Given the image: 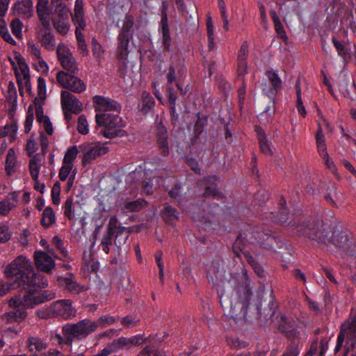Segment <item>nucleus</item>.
<instances>
[{
	"mask_svg": "<svg viewBox=\"0 0 356 356\" xmlns=\"http://www.w3.org/2000/svg\"><path fill=\"white\" fill-rule=\"evenodd\" d=\"M3 273L8 278H14L18 286L46 285V278L34 272L32 262L24 255H19L6 265Z\"/></svg>",
	"mask_w": 356,
	"mask_h": 356,
	"instance_id": "obj_1",
	"label": "nucleus"
},
{
	"mask_svg": "<svg viewBox=\"0 0 356 356\" xmlns=\"http://www.w3.org/2000/svg\"><path fill=\"white\" fill-rule=\"evenodd\" d=\"M48 286L47 280H46V285L44 286H18L26 291L23 297L20 296H15L10 298L8 301L9 307L17 309L20 307L24 309L28 308H33L35 305L44 302L45 301L50 300L54 298V295L50 293L45 295L41 292V289Z\"/></svg>",
	"mask_w": 356,
	"mask_h": 356,
	"instance_id": "obj_2",
	"label": "nucleus"
},
{
	"mask_svg": "<svg viewBox=\"0 0 356 356\" xmlns=\"http://www.w3.org/2000/svg\"><path fill=\"white\" fill-rule=\"evenodd\" d=\"M239 296V300L235 302L234 305L230 302L229 298L227 294H225L222 287L218 288V293L220 299L221 306L228 307L230 306L229 315L232 318L238 317H245L248 308L249 307L250 300L251 297V292L247 285L242 287L241 289L237 291Z\"/></svg>",
	"mask_w": 356,
	"mask_h": 356,
	"instance_id": "obj_3",
	"label": "nucleus"
},
{
	"mask_svg": "<svg viewBox=\"0 0 356 356\" xmlns=\"http://www.w3.org/2000/svg\"><path fill=\"white\" fill-rule=\"evenodd\" d=\"M134 16L126 15L118 35L116 56L118 60L124 64L127 60L130 52V42L134 36Z\"/></svg>",
	"mask_w": 356,
	"mask_h": 356,
	"instance_id": "obj_4",
	"label": "nucleus"
},
{
	"mask_svg": "<svg viewBox=\"0 0 356 356\" xmlns=\"http://www.w3.org/2000/svg\"><path fill=\"white\" fill-rule=\"evenodd\" d=\"M95 121L99 127H104L100 134L106 138L111 139L127 136L126 131L123 129L124 122L118 115L106 113H97Z\"/></svg>",
	"mask_w": 356,
	"mask_h": 356,
	"instance_id": "obj_5",
	"label": "nucleus"
},
{
	"mask_svg": "<svg viewBox=\"0 0 356 356\" xmlns=\"http://www.w3.org/2000/svg\"><path fill=\"white\" fill-rule=\"evenodd\" d=\"M344 341L346 343L343 356H348V353L353 350L356 343V312H351L350 317L341 325L334 348L335 353L340 350Z\"/></svg>",
	"mask_w": 356,
	"mask_h": 356,
	"instance_id": "obj_6",
	"label": "nucleus"
},
{
	"mask_svg": "<svg viewBox=\"0 0 356 356\" xmlns=\"http://www.w3.org/2000/svg\"><path fill=\"white\" fill-rule=\"evenodd\" d=\"M98 327V322L85 318L76 323L67 324L62 327V332L65 339L72 342L74 340L86 339L95 332Z\"/></svg>",
	"mask_w": 356,
	"mask_h": 356,
	"instance_id": "obj_7",
	"label": "nucleus"
},
{
	"mask_svg": "<svg viewBox=\"0 0 356 356\" xmlns=\"http://www.w3.org/2000/svg\"><path fill=\"white\" fill-rule=\"evenodd\" d=\"M82 154V164L86 165L91 163L98 156L108 152V147L100 142L84 143L79 146Z\"/></svg>",
	"mask_w": 356,
	"mask_h": 356,
	"instance_id": "obj_8",
	"label": "nucleus"
},
{
	"mask_svg": "<svg viewBox=\"0 0 356 356\" xmlns=\"http://www.w3.org/2000/svg\"><path fill=\"white\" fill-rule=\"evenodd\" d=\"M74 74L59 71L56 74L57 81L63 88L75 93H81L86 90V85L83 80Z\"/></svg>",
	"mask_w": 356,
	"mask_h": 356,
	"instance_id": "obj_9",
	"label": "nucleus"
},
{
	"mask_svg": "<svg viewBox=\"0 0 356 356\" xmlns=\"http://www.w3.org/2000/svg\"><path fill=\"white\" fill-rule=\"evenodd\" d=\"M53 310L54 316H60L65 319L72 318L76 315V310L70 300H60L54 302Z\"/></svg>",
	"mask_w": 356,
	"mask_h": 356,
	"instance_id": "obj_10",
	"label": "nucleus"
},
{
	"mask_svg": "<svg viewBox=\"0 0 356 356\" xmlns=\"http://www.w3.org/2000/svg\"><path fill=\"white\" fill-rule=\"evenodd\" d=\"M61 105L64 111L77 114L82 111L81 102L67 90L60 93Z\"/></svg>",
	"mask_w": 356,
	"mask_h": 356,
	"instance_id": "obj_11",
	"label": "nucleus"
},
{
	"mask_svg": "<svg viewBox=\"0 0 356 356\" xmlns=\"http://www.w3.org/2000/svg\"><path fill=\"white\" fill-rule=\"evenodd\" d=\"M95 111H119L121 109L120 104L109 98L101 95H95L92 98Z\"/></svg>",
	"mask_w": 356,
	"mask_h": 356,
	"instance_id": "obj_12",
	"label": "nucleus"
},
{
	"mask_svg": "<svg viewBox=\"0 0 356 356\" xmlns=\"http://www.w3.org/2000/svg\"><path fill=\"white\" fill-rule=\"evenodd\" d=\"M70 9H64L63 11L55 12L53 17V25L57 32L61 35H66L70 30L69 22Z\"/></svg>",
	"mask_w": 356,
	"mask_h": 356,
	"instance_id": "obj_13",
	"label": "nucleus"
},
{
	"mask_svg": "<svg viewBox=\"0 0 356 356\" xmlns=\"http://www.w3.org/2000/svg\"><path fill=\"white\" fill-rule=\"evenodd\" d=\"M266 76L271 83V87H268L266 83H262L263 92L269 97H274L282 87V81L278 74L272 70H267Z\"/></svg>",
	"mask_w": 356,
	"mask_h": 356,
	"instance_id": "obj_14",
	"label": "nucleus"
},
{
	"mask_svg": "<svg viewBox=\"0 0 356 356\" xmlns=\"http://www.w3.org/2000/svg\"><path fill=\"white\" fill-rule=\"evenodd\" d=\"M35 265L38 270L49 273L55 266L51 256L42 251H36L34 254Z\"/></svg>",
	"mask_w": 356,
	"mask_h": 356,
	"instance_id": "obj_15",
	"label": "nucleus"
},
{
	"mask_svg": "<svg viewBox=\"0 0 356 356\" xmlns=\"http://www.w3.org/2000/svg\"><path fill=\"white\" fill-rule=\"evenodd\" d=\"M37 38L42 45L48 50H54L55 47V37L49 27V22L47 26H43L37 33Z\"/></svg>",
	"mask_w": 356,
	"mask_h": 356,
	"instance_id": "obj_16",
	"label": "nucleus"
},
{
	"mask_svg": "<svg viewBox=\"0 0 356 356\" xmlns=\"http://www.w3.org/2000/svg\"><path fill=\"white\" fill-rule=\"evenodd\" d=\"M305 234L312 240L322 243L326 242L327 232L321 222L318 221L309 225L305 229Z\"/></svg>",
	"mask_w": 356,
	"mask_h": 356,
	"instance_id": "obj_17",
	"label": "nucleus"
},
{
	"mask_svg": "<svg viewBox=\"0 0 356 356\" xmlns=\"http://www.w3.org/2000/svg\"><path fill=\"white\" fill-rule=\"evenodd\" d=\"M157 145L160 153L166 156L169 154V143L168 140V131L165 126L159 122L156 130Z\"/></svg>",
	"mask_w": 356,
	"mask_h": 356,
	"instance_id": "obj_18",
	"label": "nucleus"
},
{
	"mask_svg": "<svg viewBox=\"0 0 356 356\" xmlns=\"http://www.w3.org/2000/svg\"><path fill=\"white\" fill-rule=\"evenodd\" d=\"M145 339L142 335H136L131 337H120L112 342L115 346L116 351L122 348L129 349L133 346H139L143 343Z\"/></svg>",
	"mask_w": 356,
	"mask_h": 356,
	"instance_id": "obj_19",
	"label": "nucleus"
},
{
	"mask_svg": "<svg viewBox=\"0 0 356 356\" xmlns=\"http://www.w3.org/2000/svg\"><path fill=\"white\" fill-rule=\"evenodd\" d=\"M72 19L75 25V29H85L86 22L83 11V0H76L74 8V13L72 14Z\"/></svg>",
	"mask_w": 356,
	"mask_h": 356,
	"instance_id": "obj_20",
	"label": "nucleus"
},
{
	"mask_svg": "<svg viewBox=\"0 0 356 356\" xmlns=\"http://www.w3.org/2000/svg\"><path fill=\"white\" fill-rule=\"evenodd\" d=\"M58 282L60 286L74 294H78L86 289L84 286L79 284L75 281L74 277L72 274H68L65 277H58Z\"/></svg>",
	"mask_w": 356,
	"mask_h": 356,
	"instance_id": "obj_21",
	"label": "nucleus"
},
{
	"mask_svg": "<svg viewBox=\"0 0 356 356\" xmlns=\"http://www.w3.org/2000/svg\"><path fill=\"white\" fill-rule=\"evenodd\" d=\"M225 275V270L218 262H212L207 269V278L210 282L213 284H218L222 282Z\"/></svg>",
	"mask_w": 356,
	"mask_h": 356,
	"instance_id": "obj_22",
	"label": "nucleus"
},
{
	"mask_svg": "<svg viewBox=\"0 0 356 356\" xmlns=\"http://www.w3.org/2000/svg\"><path fill=\"white\" fill-rule=\"evenodd\" d=\"M17 194L15 192L10 193L5 200L0 202V214L7 215L10 210L17 207Z\"/></svg>",
	"mask_w": 356,
	"mask_h": 356,
	"instance_id": "obj_23",
	"label": "nucleus"
},
{
	"mask_svg": "<svg viewBox=\"0 0 356 356\" xmlns=\"http://www.w3.org/2000/svg\"><path fill=\"white\" fill-rule=\"evenodd\" d=\"M27 312L24 309H15L1 315V319L8 323H21L27 317Z\"/></svg>",
	"mask_w": 356,
	"mask_h": 356,
	"instance_id": "obj_24",
	"label": "nucleus"
},
{
	"mask_svg": "<svg viewBox=\"0 0 356 356\" xmlns=\"http://www.w3.org/2000/svg\"><path fill=\"white\" fill-rule=\"evenodd\" d=\"M160 29L162 33L163 48L165 51H169L170 47L171 37L169 31L168 17L165 13H163L162 15L160 22Z\"/></svg>",
	"mask_w": 356,
	"mask_h": 356,
	"instance_id": "obj_25",
	"label": "nucleus"
},
{
	"mask_svg": "<svg viewBox=\"0 0 356 356\" xmlns=\"http://www.w3.org/2000/svg\"><path fill=\"white\" fill-rule=\"evenodd\" d=\"M14 10L17 15L30 17L33 11L32 0H17L14 5Z\"/></svg>",
	"mask_w": 356,
	"mask_h": 356,
	"instance_id": "obj_26",
	"label": "nucleus"
},
{
	"mask_svg": "<svg viewBox=\"0 0 356 356\" xmlns=\"http://www.w3.org/2000/svg\"><path fill=\"white\" fill-rule=\"evenodd\" d=\"M38 17L42 26H47L49 22L48 0H38L36 5Z\"/></svg>",
	"mask_w": 356,
	"mask_h": 356,
	"instance_id": "obj_27",
	"label": "nucleus"
},
{
	"mask_svg": "<svg viewBox=\"0 0 356 356\" xmlns=\"http://www.w3.org/2000/svg\"><path fill=\"white\" fill-rule=\"evenodd\" d=\"M26 344L28 349L31 352H40L47 348V341L36 336L29 337Z\"/></svg>",
	"mask_w": 356,
	"mask_h": 356,
	"instance_id": "obj_28",
	"label": "nucleus"
},
{
	"mask_svg": "<svg viewBox=\"0 0 356 356\" xmlns=\"http://www.w3.org/2000/svg\"><path fill=\"white\" fill-rule=\"evenodd\" d=\"M255 131L257 134L259 146L261 152L266 155L270 156L273 154L270 144L266 139L265 133L261 127L259 126L255 127Z\"/></svg>",
	"mask_w": 356,
	"mask_h": 356,
	"instance_id": "obj_29",
	"label": "nucleus"
},
{
	"mask_svg": "<svg viewBox=\"0 0 356 356\" xmlns=\"http://www.w3.org/2000/svg\"><path fill=\"white\" fill-rule=\"evenodd\" d=\"M145 205L146 202L143 200L125 202L122 205L121 210L124 213L137 212L140 211Z\"/></svg>",
	"mask_w": 356,
	"mask_h": 356,
	"instance_id": "obj_30",
	"label": "nucleus"
},
{
	"mask_svg": "<svg viewBox=\"0 0 356 356\" xmlns=\"http://www.w3.org/2000/svg\"><path fill=\"white\" fill-rule=\"evenodd\" d=\"M40 170V159L38 154H34L29 161V171L32 179L38 184V177Z\"/></svg>",
	"mask_w": 356,
	"mask_h": 356,
	"instance_id": "obj_31",
	"label": "nucleus"
},
{
	"mask_svg": "<svg viewBox=\"0 0 356 356\" xmlns=\"http://www.w3.org/2000/svg\"><path fill=\"white\" fill-rule=\"evenodd\" d=\"M175 3L179 13L186 21L193 19L194 15L196 13V9L194 6L191 10L192 13H190V10L187 9L184 0H175Z\"/></svg>",
	"mask_w": 356,
	"mask_h": 356,
	"instance_id": "obj_32",
	"label": "nucleus"
},
{
	"mask_svg": "<svg viewBox=\"0 0 356 356\" xmlns=\"http://www.w3.org/2000/svg\"><path fill=\"white\" fill-rule=\"evenodd\" d=\"M56 222V215L53 209L50 207H46L42 214L41 225L44 228L51 227Z\"/></svg>",
	"mask_w": 356,
	"mask_h": 356,
	"instance_id": "obj_33",
	"label": "nucleus"
},
{
	"mask_svg": "<svg viewBox=\"0 0 356 356\" xmlns=\"http://www.w3.org/2000/svg\"><path fill=\"white\" fill-rule=\"evenodd\" d=\"M77 173L76 168H74V165L65 164L62 162V165L58 171V178L62 181H65L67 178Z\"/></svg>",
	"mask_w": 356,
	"mask_h": 356,
	"instance_id": "obj_34",
	"label": "nucleus"
},
{
	"mask_svg": "<svg viewBox=\"0 0 356 356\" xmlns=\"http://www.w3.org/2000/svg\"><path fill=\"white\" fill-rule=\"evenodd\" d=\"M16 160L15 150L11 148L8 151L6 159V171L8 175H13L16 171Z\"/></svg>",
	"mask_w": 356,
	"mask_h": 356,
	"instance_id": "obj_35",
	"label": "nucleus"
},
{
	"mask_svg": "<svg viewBox=\"0 0 356 356\" xmlns=\"http://www.w3.org/2000/svg\"><path fill=\"white\" fill-rule=\"evenodd\" d=\"M79 152V148L76 145L70 146L67 149L62 162L65 164L74 165Z\"/></svg>",
	"mask_w": 356,
	"mask_h": 356,
	"instance_id": "obj_36",
	"label": "nucleus"
},
{
	"mask_svg": "<svg viewBox=\"0 0 356 356\" xmlns=\"http://www.w3.org/2000/svg\"><path fill=\"white\" fill-rule=\"evenodd\" d=\"M16 59L21 75L25 81V84L27 86L29 84L30 80L29 67L26 64L25 59L21 56H16Z\"/></svg>",
	"mask_w": 356,
	"mask_h": 356,
	"instance_id": "obj_37",
	"label": "nucleus"
},
{
	"mask_svg": "<svg viewBox=\"0 0 356 356\" xmlns=\"http://www.w3.org/2000/svg\"><path fill=\"white\" fill-rule=\"evenodd\" d=\"M245 259L247 260L248 264L252 266L255 273L259 277H263L264 271L261 266L252 257V256L248 252H243Z\"/></svg>",
	"mask_w": 356,
	"mask_h": 356,
	"instance_id": "obj_38",
	"label": "nucleus"
},
{
	"mask_svg": "<svg viewBox=\"0 0 356 356\" xmlns=\"http://www.w3.org/2000/svg\"><path fill=\"white\" fill-rule=\"evenodd\" d=\"M60 64L70 74H76L78 72L77 63L73 55L61 60Z\"/></svg>",
	"mask_w": 356,
	"mask_h": 356,
	"instance_id": "obj_39",
	"label": "nucleus"
},
{
	"mask_svg": "<svg viewBox=\"0 0 356 356\" xmlns=\"http://www.w3.org/2000/svg\"><path fill=\"white\" fill-rule=\"evenodd\" d=\"M162 218L165 221H170L172 219H178L177 211L171 206L166 204L161 211Z\"/></svg>",
	"mask_w": 356,
	"mask_h": 356,
	"instance_id": "obj_40",
	"label": "nucleus"
},
{
	"mask_svg": "<svg viewBox=\"0 0 356 356\" xmlns=\"http://www.w3.org/2000/svg\"><path fill=\"white\" fill-rule=\"evenodd\" d=\"M73 197H69L65 202L63 209L64 215L69 219L73 220L74 218V211L72 208Z\"/></svg>",
	"mask_w": 356,
	"mask_h": 356,
	"instance_id": "obj_41",
	"label": "nucleus"
},
{
	"mask_svg": "<svg viewBox=\"0 0 356 356\" xmlns=\"http://www.w3.org/2000/svg\"><path fill=\"white\" fill-rule=\"evenodd\" d=\"M275 111V108H271L270 106H267L262 113H261L259 115V119L261 122L268 123L271 122Z\"/></svg>",
	"mask_w": 356,
	"mask_h": 356,
	"instance_id": "obj_42",
	"label": "nucleus"
},
{
	"mask_svg": "<svg viewBox=\"0 0 356 356\" xmlns=\"http://www.w3.org/2000/svg\"><path fill=\"white\" fill-rule=\"evenodd\" d=\"M275 111V108H271L270 106H267L262 113H261L259 115V119L261 122L268 123L271 122Z\"/></svg>",
	"mask_w": 356,
	"mask_h": 356,
	"instance_id": "obj_43",
	"label": "nucleus"
},
{
	"mask_svg": "<svg viewBox=\"0 0 356 356\" xmlns=\"http://www.w3.org/2000/svg\"><path fill=\"white\" fill-rule=\"evenodd\" d=\"M301 348L298 342H291L286 348L285 352L282 356H298L300 353Z\"/></svg>",
	"mask_w": 356,
	"mask_h": 356,
	"instance_id": "obj_44",
	"label": "nucleus"
},
{
	"mask_svg": "<svg viewBox=\"0 0 356 356\" xmlns=\"http://www.w3.org/2000/svg\"><path fill=\"white\" fill-rule=\"evenodd\" d=\"M56 54L60 62L72 55L69 48L63 43L58 45Z\"/></svg>",
	"mask_w": 356,
	"mask_h": 356,
	"instance_id": "obj_45",
	"label": "nucleus"
},
{
	"mask_svg": "<svg viewBox=\"0 0 356 356\" xmlns=\"http://www.w3.org/2000/svg\"><path fill=\"white\" fill-rule=\"evenodd\" d=\"M60 183L59 181H56L51 191V196L52 203L55 205H58L60 204Z\"/></svg>",
	"mask_w": 356,
	"mask_h": 356,
	"instance_id": "obj_46",
	"label": "nucleus"
},
{
	"mask_svg": "<svg viewBox=\"0 0 356 356\" xmlns=\"http://www.w3.org/2000/svg\"><path fill=\"white\" fill-rule=\"evenodd\" d=\"M163 351L156 349L154 346L145 347L138 354V356H164Z\"/></svg>",
	"mask_w": 356,
	"mask_h": 356,
	"instance_id": "obj_47",
	"label": "nucleus"
},
{
	"mask_svg": "<svg viewBox=\"0 0 356 356\" xmlns=\"http://www.w3.org/2000/svg\"><path fill=\"white\" fill-rule=\"evenodd\" d=\"M92 51L93 56L98 60L102 58L104 49L102 46L95 39L92 40Z\"/></svg>",
	"mask_w": 356,
	"mask_h": 356,
	"instance_id": "obj_48",
	"label": "nucleus"
},
{
	"mask_svg": "<svg viewBox=\"0 0 356 356\" xmlns=\"http://www.w3.org/2000/svg\"><path fill=\"white\" fill-rule=\"evenodd\" d=\"M35 315L42 319H46L54 316L53 304L48 307H42L35 311Z\"/></svg>",
	"mask_w": 356,
	"mask_h": 356,
	"instance_id": "obj_49",
	"label": "nucleus"
},
{
	"mask_svg": "<svg viewBox=\"0 0 356 356\" xmlns=\"http://www.w3.org/2000/svg\"><path fill=\"white\" fill-rule=\"evenodd\" d=\"M77 131L83 135L88 134V123L84 115H80L78 118Z\"/></svg>",
	"mask_w": 356,
	"mask_h": 356,
	"instance_id": "obj_50",
	"label": "nucleus"
},
{
	"mask_svg": "<svg viewBox=\"0 0 356 356\" xmlns=\"http://www.w3.org/2000/svg\"><path fill=\"white\" fill-rule=\"evenodd\" d=\"M113 237V234L105 233L101 240L102 250L106 254H108L110 252V246L112 245Z\"/></svg>",
	"mask_w": 356,
	"mask_h": 356,
	"instance_id": "obj_51",
	"label": "nucleus"
},
{
	"mask_svg": "<svg viewBox=\"0 0 356 356\" xmlns=\"http://www.w3.org/2000/svg\"><path fill=\"white\" fill-rule=\"evenodd\" d=\"M17 129V124L15 122L11 123L10 125H6L3 129L0 131V136L5 137L6 136H10L12 138H15Z\"/></svg>",
	"mask_w": 356,
	"mask_h": 356,
	"instance_id": "obj_52",
	"label": "nucleus"
},
{
	"mask_svg": "<svg viewBox=\"0 0 356 356\" xmlns=\"http://www.w3.org/2000/svg\"><path fill=\"white\" fill-rule=\"evenodd\" d=\"M12 236V232L10 231L8 225H2L0 226V243H6L8 241Z\"/></svg>",
	"mask_w": 356,
	"mask_h": 356,
	"instance_id": "obj_53",
	"label": "nucleus"
},
{
	"mask_svg": "<svg viewBox=\"0 0 356 356\" xmlns=\"http://www.w3.org/2000/svg\"><path fill=\"white\" fill-rule=\"evenodd\" d=\"M10 27L12 29V32L15 35V37L21 38L22 35V23L21 22V21L17 18L14 19L10 23Z\"/></svg>",
	"mask_w": 356,
	"mask_h": 356,
	"instance_id": "obj_54",
	"label": "nucleus"
},
{
	"mask_svg": "<svg viewBox=\"0 0 356 356\" xmlns=\"http://www.w3.org/2000/svg\"><path fill=\"white\" fill-rule=\"evenodd\" d=\"M280 329L285 332L286 334V337L291 341V342H298V339H299V337H300V333L296 330V329H285V328H282L281 327H280Z\"/></svg>",
	"mask_w": 356,
	"mask_h": 356,
	"instance_id": "obj_55",
	"label": "nucleus"
},
{
	"mask_svg": "<svg viewBox=\"0 0 356 356\" xmlns=\"http://www.w3.org/2000/svg\"><path fill=\"white\" fill-rule=\"evenodd\" d=\"M38 94L41 99L46 97V82L44 78L39 77L38 79Z\"/></svg>",
	"mask_w": 356,
	"mask_h": 356,
	"instance_id": "obj_56",
	"label": "nucleus"
},
{
	"mask_svg": "<svg viewBox=\"0 0 356 356\" xmlns=\"http://www.w3.org/2000/svg\"><path fill=\"white\" fill-rule=\"evenodd\" d=\"M248 48V42H244L238 52V61H247Z\"/></svg>",
	"mask_w": 356,
	"mask_h": 356,
	"instance_id": "obj_57",
	"label": "nucleus"
},
{
	"mask_svg": "<svg viewBox=\"0 0 356 356\" xmlns=\"http://www.w3.org/2000/svg\"><path fill=\"white\" fill-rule=\"evenodd\" d=\"M318 130L316 134V145H325L326 144L325 138L323 133L322 125L320 121H318Z\"/></svg>",
	"mask_w": 356,
	"mask_h": 356,
	"instance_id": "obj_58",
	"label": "nucleus"
},
{
	"mask_svg": "<svg viewBox=\"0 0 356 356\" xmlns=\"http://www.w3.org/2000/svg\"><path fill=\"white\" fill-rule=\"evenodd\" d=\"M27 47L29 51L30 52L31 56L34 57V58L37 59L42 57L40 49L38 45L31 42L27 43Z\"/></svg>",
	"mask_w": 356,
	"mask_h": 356,
	"instance_id": "obj_59",
	"label": "nucleus"
},
{
	"mask_svg": "<svg viewBox=\"0 0 356 356\" xmlns=\"http://www.w3.org/2000/svg\"><path fill=\"white\" fill-rule=\"evenodd\" d=\"M52 243L56 248L65 257L67 254V251L63 248V243L58 236H54L52 239Z\"/></svg>",
	"mask_w": 356,
	"mask_h": 356,
	"instance_id": "obj_60",
	"label": "nucleus"
},
{
	"mask_svg": "<svg viewBox=\"0 0 356 356\" xmlns=\"http://www.w3.org/2000/svg\"><path fill=\"white\" fill-rule=\"evenodd\" d=\"M118 218L115 216L111 217L108 224L107 231L106 233L114 235L115 230L118 228Z\"/></svg>",
	"mask_w": 356,
	"mask_h": 356,
	"instance_id": "obj_61",
	"label": "nucleus"
},
{
	"mask_svg": "<svg viewBox=\"0 0 356 356\" xmlns=\"http://www.w3.org/2000/svg\"><path fill=\"white\" fill-rule=\"evenodd\" d=\"M168 97L170 105V109L172 110V112L175 113V107L176 106V101L177 99V96L176 93L173 92V89L170 87H168Z\"/></svg>",
	"mask_w": 356,
	"mask_h": 356,
	"instance_id": "obj_62",
	"label": "nucleus"
},
{
	"mask_svg": "<svg viewBox=\"0 0 356 356\" xmlns=\"http://www.w3.org/2000/svg\"><path fill=\"white\" fill-rule=\"evenodd\" d=\"M139 321L138 319L133 316H126L121 319V323L126 326L127 327H133L137 325V323Z\"/></svg>",
	"mask_w": 356,
	"mask_h": 356,
	"instance_id": "obj_63",
	"label": "nucleus"
},
{
	"mask_svg": "<svg viewBox=\"0 0 356 356\" xmlns=\"http://www.w3.org/2000/svg\"><path fill=\"white\" fill-rule=\"evenodd\" d=\"M0 35L6 42L11 44H16L15 40L12 38L7 28L1 27L0 29Z\"/></svg>",
	"mask_w": 356,
	"mask_h": 356,
	"instance_id": "obj_64",
	"label": "nucleus"
}]
</instances>
